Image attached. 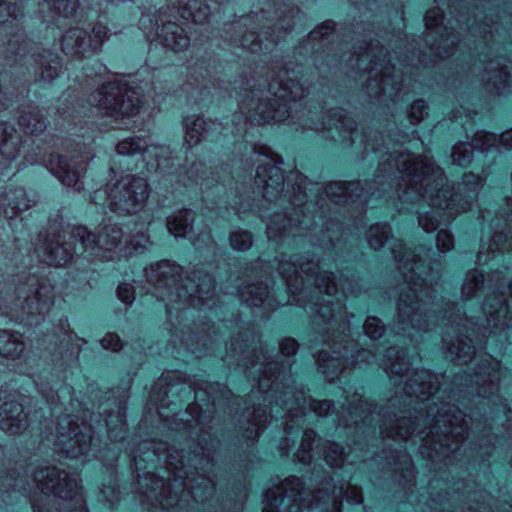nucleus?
Instances as JSON below:
<instances>
[{"label":"nucleus","instance_id":"393cba45","mask_svg":"<svg viewBox=\"0 0 512 512\" xmlns=\"http://www.w3.org/2000/svg\"><path fill=\"white\" fill-rule=\"evenodd\" d=\"M474 18H477L476 14H474ZM501 20V25H499L498 21H494L485 15L484 20L480 23H477L476 19H474L473 24L470 25V19H467L466 26L472 36H476L479 33L486 48L492 50V43L494 42L495 35H501L500 29L507 31L512 30V16L509 15L504 16L503 18L501 17Z\"/></svg>","mask_w":512,"mask_h":512},{"label":"nucleus","instance_id":"dca6fc26","mask_svg":"<svg viewBox=\"0 0 512 512\" xmlns=\"http://www.w3.org/2000/svg\"><path fill=\"white\" fill-rule=\"evenodd\" d=\"M75 418V416L66 415L57 423L58 436L55 444L70 458L87 455L93 441L92 425L84 421L78 424Z\"/></svg>","mask_w":512,"mask_h":512},{"label":"nucleus","instance_id":"7c9ffc66","mask_svg":"<svg viewBox=\"0 0 512 512\" xmlns=\"http://www.w3.org/2000/svg\"><path fill=\"white\" fill-rule=\"evenodd\" d=\"M158 150H162V148L155 145H148L146 139L137 136L126 138L117 145V152L120 155H135L141 153L144 155V160L147 161H149L152 156L158 158Z\"/></svg>","mask_w":512,"mask_h":512},{"label":"nucleus","instance_id":"4d7b16f0","mask_svg":"<svg viewBox=\"0 0 512 512\" xmlns=\"http://www.w3.org/2000/svg\"><path fill=\"white\" fill-rule=\"evenodd\" d=\"M210 15V8L205 0H194V24L204 23Z\"/></svg>","mask_w":512,"mask_h":512},{"label":"nucleus","instance_id":"72a5a7b5","mask_svg":"<svg viewBox=\"0 0 512 512\" xmlns=\"http://www.w3.org/2000/svg\"><path fill=\"white\" fill-rule=\"evenodd\" d=\"M199 283L196 290H194V301L197 299L203 306H207L212 310L216 304L217 299L214 294V280L211 275L204 274L203 277L198 276ZM196 303L194 302V308Z\"/></svg>","mask_w":512,"mask_h":512},{"label":"nucleus","instance_id":"49530a36","mask_svg":"<svg viewBox=\"0 0 512 512\" xmlns=\"http://www.w3.org/2000/svg\"><path fill=\"white\" fill-rule=\"evenodd\" d=\"M48 8L63 17H69L74 14L78 8V0H44Z\"/></svg>","mask_w":512,"mask_h":512},{"label":"nucleus","instance_id":"2f4dec72","mask_svg":"<svg viewBox=\"0 0 512 512\" xmlns=\"http://www.w3.org/2000/svg\"><path fill=\"white\" fill-rule=\"evenodd\" d=\"M364 363L371 364H410L406 351L403 348L390 346L386 349V354L379 357L378 353L364 349Z\"/></svg>","mask_w":512,"mask_h":512},{"label":"nucleus","instance_id":"bf43d9fd","mask_svg":"<svg viewBox=\"0 0 512 512\" xmlns=\"http://www.w3.org/2000/svg\"><path fill=\"white\" fill-rule=\"evenodd\" d=\"M101 345L104 349L118 351L122 347L119 336L115 333H107L101 340Z\"/></svg>","mask_w":512,"mask_h":512},{"label":"nucleus","instance_id":"20e7f679","mask_svg":"<svg viewBox=\"0 0 512 512\" xmlns=\"http://www.w3.org/2000/svg\"><path fill=\"white\" fill-rule=\"evenodd\" d=\"M358 50L350 57L348 65L370 75L366 84L367 94L377 100L385 97L393 103L402 100L401 94L409 92L405 86L404 73L396 70L390 56L386 59L388 53L379 41H364Z\"/></svg>","mask_w":512,"mask_h":512},{"label":"nucleus","instance_id":"9d476101","mask_svg":"<svg viewBox=\"0 0 512 512\" xmlns=\"http://www.w3.org/2000/svg\"><path fill=\"white\" fill-rule=\"evenodd\" d=\"M144 454L146 455L145 458H142L139 454L133 455V462L137 472L142 470V461H152L156 457L154 451H147ZM138 478V485L141 494L145 498L144 501L152 506H160L167 510L174 507L182 509L187 503L186 497L190 492L185 489V483L182 479L178 480L175 476L173 480L170 479L167 485L163 478L157 477L153 473H146L143 477L138 473Z\"/></svg>","mask_w":512,"mask_h":512},{"label":"nucleus","instance_id":"cd10ccee","mask_svg":"<svg viewBox=\"0 0 512 512\" xmlns=\"http://www.w3.org/2000/svg\"><path fill=\"white\" fill-rule=\"evenodd\" d=\"M128 396L122 395L115 403V410L108 411L104 408L103 412L106 414L103 420V426L107 429L109 438L112 441H121L126 436V425H125V411H126V398ZM100 426V422H98Z\"/></svg>","mask_w":512,"mask_h":512},{"label":"nucleus","instance_id":"0eeeda50","mask_svg":"<svg viewBox=\"0 0 512 512\" xmlns=\"http://www.w3.org/2000/svg\"><path fill=\"white\" fill-rule=\"evenodd\" d=\"M149 195L150 187L146 178L126 175L111 187L96 190L90 197V202L107 206L113 213L127 216L141 211Z\"/></svg>","mask_w":512,"mask_h":512},{"label":"nucleus","instance_id":"423d86ee","mask_svg":"<svg viewBox=\"0 0 512 512\" xmlns=\"http://www.w3.org/2000/svg\"><path fill=\"white\" fill-rule=\"evenodd\" d=\"M151 293L163 301L172 319H179L190 309L192 294L189 272L175 262L162 260L144 270Z\"/></svg>","mask_w":512,"mask_h":512},{"label":"nucleus","instance_id":"39448f33","mask_svg":"<svg viewBox=\"0 0 512 512\" xmlns=\"http://www.w3.org/2000/svg\"><path fill=\"white\" fill-rule=\"evenodd\" d=\"M273 72L271 82L264 98H259L254 109L241 105L243 113L251 123L262 125L271 121L282 122L290 117V101L301 99L307 90L299 79L300 71L292 68L278 67Z\"/></svg>","mask_w":512,"mask_h":512},{"label":"nucleus","instance_id":"473e14b6","mask_svg":"<svg viewBox=\"0 0 512 512\" xmlns=\"http://www.w3.org/2000/svg\"><path fill=\"white\" fill-rule=\"evenodd\" d=\"M25 344L19 333H13L8 330H0V354L12 359L22 355Z\"/></svg>","mask_w":512,"mask_h":512},{"label":"nucleus","instance_id":"f257e3e1","mask_svg":"<svg viewBox=\"0 0 512 512\" xmlns=\"http://www.w3.org/2000/svg\"><path fill=\"white\" fill-rule=\"evenodd\" d=\"M318 111L308 110L305 119L302 120L303 129L331 132L335 128L338 137L349 145L360 138L366 151L376 153L380 162L376 171L373 185L366 189L359 182H332L318 192L316 202L308 201L307 178L301 174H295V182L292 191L284 195L292 206L293 215L287 213H274L270 217V240L278 242L286 236L294 233V230L308 229L316 226L315 215L310 213L317 208L318 217L323 219L325 213L330 210L329 203L335 205L355 204L363 210L370 198H381L385 194L397 195L402 205L427 203L432 208L442 210V215H436L434 211L421 212L418 209L419 226L426 232L435 231L441 222L450 223L455 217L471 209L477 200L479 191L484 184V179L473 173L467 172L462 177V182L455 191L450 186L443 169L436 165L432 157L427 155L415 156L413 153L402 151L396 146L404 142L408 135L399 133L397 139L384 136L377 131L359 132L355 121L341 108H335L327 112V120H317ZM313 188H309L311 192Z\"/></svg>","mask_w":512,"mask_h":512},{"label":"nucleus","instance_id":"338daca9","mask_svg":"<svg viewBox=\"0 0 512 512\" xmlns=\"http://www.w3.org/2000/svg\"><path fill=\"white\" fill-rule=\"evenodd\" d=\"M61 332L64 336L63 339H61V343H63L65 341V338H68V340H71V333H69L67 331V327H68V323H67V319H65L64 321L61 320Z\"/></svg>","mask_w":512,"mask_h":512},{"label":"nucleus","instance_id":"7ed1b4c3","mask_svg":"<svg viewBox=\"0 0 512 512\" xmlns=\"http://www.w3.org/2000/svg\"><path fill=\"white\" fill-rule=\"evenodd\" d=\"M343 498L351 504L363 501L361 489L350 483L326 482L311 493L300 478L291 476L265 492L263 512H341Z\"/></svg>","mask_w":512,"mask_h":512},{"label":"nucleus","instance_id":"de8ad7c7","mask_svg":"<svg viewBox=\"0 0 512 512\" xmlns=\"http://www.w3.org/2000/svg\"><path fill=\"white\" fill-rule=\"evenodd\" d=\"M325 229L321 230L322 236L318 239V244L322 248L335 247V241H338V237L335 236V233L342 230L338 223L334 222L332 219H328L325 223H323Z\"/></svg>","mask_w":512,"mask_h":512},{"label":"nucleus","instance_id":"e2e57ef3","mask_svg":"<svg viewBox=\"0 0 512 512\" xmlns=\"http://www.w3.org/2000/svg\"><path fill=\"white\" fill-rule=\"evenodd\" d=\"M14 482L13 484V489H17L18 491H26V487H25V480L22 478V477H17V478H14L13 475H11L7 481H12Z\"/></svg>","mask_w":512,"mask_h":512},{"label":"nucleus","instance_id":"6e6552de","mask_svg":"<svg viewBox=\"0 0 512 512\" xmlns=\"http://www.w3.org/2000/svg\"><path fill=\"white\" fill-rule=\"evenodd\" d=\"M17 300L12 307L2 309V314L27 326L39 323L54 303V288L47 278L31 276L16 288Z\"/></svg>","mask_w":512,"mask_h":512},{"label":"nucleus","instance_id":"9b49d317","mask_svg":"<svg viewBox=\"0 0 512 512\" xmlns=\"http://www.w3.org/2000/svg\"><path fill=\"white\" fill-rule=\"evenodd\" d=\"M71 236L78 241L87 258L114 261L123 253V231L117 224H102L96 234L84 226L71 228Z\"/></svg>","mask_w":512,"mask_h":512},{"label":"nucleus","instance_id":"c85d7f7f","mask_svg":"<svg viewBox=\"0 0 512 512\" xmlns=\"http://www.w3.org/2000/svg\"><path fill=\"white\" fill-rule=\"evenodd\" d=\"M237 294L241 301L245 302L249 306L259 307L264 305L265 309L268 311L275 309V305L269 297L270 289L267 283L259 282L257 284L238 288Z\"/></svg>","mask_w":512,"mask_h":512},{"label":"nucleus","instance_id":"c756f323","mask_svg":"<svg viewBox=\"0 0 512 512\" xmlns=\"http://www.w3.org/2000/svg\"><path fill=\"white\" fill-rule=\"evenodd\" d=\"M30 58L35 65V74L39 80L49 82L58 76L61 63L55 53L44 50L42 53H33Z\"/></svg>","mask_w":512,"mask_h":512},{"label":"nucleus","instance_id":"69168bd1","mask_svg":"<svg viewBox=\"0 0 512 512\" xmlns=\"http://www.w3.org/2000/svg\"><path fill=\"white\" fill-rule=\"evenodd\" d=\"M191 125H192V123L190 122V119L188 117L184 118V120H183V127L185 129V142L187 144H189L190 139L192 138V136L190 134Z\"/></svg>","mask_w":512,"mask_h":512},{"label":"nucleus","instance_id":"ea45409f","mask_svg":"<svg viewBox=\"0 0 512 512\" xmlns=\"http://www.w3.org/2000/svg\"><path fill=\"white\" fill-rule=\"evenodd\" d=\"M390 236L391 227L387 223H377L371 225L366 233L367 242L369 246L374 250H378L383 247Z\"/></svg>","mask_w":512,"mask_h":512},{"label":"nucleus","instance_id":"4c0bfd02","mask_svg":"<svg viewBox=\"0 0 512 512\" xmlns=\"http://www.w3.org/2000/svg\"><path fill=\"white\" fill-rule=\"evenodd\" d=\"M323 448L325 461L331 467H340L345 461H348L350 464L356 462L354 459L349 460L351 451L346 453L345 449L337 443L325 441ZM349 449L351 450L350 447Z\"/></svg>","mask_w":512,"mask_h":512},{"label":"nucleus","instance_id":"f03ea898","mask_svg":"<svg viewBox=\"0 0 512 512\" xmlns=\"http://www.w3.org/2000/svg\"><path fill=\"white\" fill-rule=\"evenodd\" d=\"M250 337L255 343L254 335L247 329L239 332L238 338L232 339L226 351L225 360L229 365L241 366L253 376L257 382V391H252L250 399L260 394L263 402L270 406V417H285L286 437L279 444L282 456L289 454V436L295 428L300 429L304 424L307 409L312 410L317 416H328L335 411L334 404L330 400H314L306 396L304 388L293 386L294 380L290 373L293 364V356L298 349V343L293 338H284L280 344V354L277 358H285L281 362L272 360L267 351L259 342V350L256 346L248 344ZM269 415L261 407H245L239 421L240 428L244 430V437L256 441L265 428Z\"/></svg>","mask_w":512,"mask_h":512},{"label":"nucleus","instance_id":"c03bdc74","mask_svg":"<svg viewBox=\"0 0 512 512\" xmlns=\"http://www.w3.org/2000/svg\"><path fill=\"white\" fill-rule=\"evenodd\" d=\"M316 433L312 429L305 430L303 433L302 441L300 447L295 454V457L298 462L302 464H310L313 455H312V444L315 440Z\"/></svg>","mask_w":512,"mask_h":512},{"label":"nucleus","instance_id":"603ef678","mask_svg":"<svg viewBox=\"0 0 512 512\" xmlns=\"http://www.w3.org/2000/svg\"><path fill=\"white\" fill-rule=\"evenodd\" d=\"M427 105L424 100L415 101L408 110V119L412 125L419 124L428 115Z\"/></svg>","mask_w":512,"mask_h":512},{"label":"nucleus","instance_id":"412c9836","mask_svg":"<svg viewBox=\"0 0 512 512\" xmlns=\"http://www.w3.org/2000/svg\"><path fill=\"white\" fill-rule=\"evenodd\" d=\"M179 17L174 16L173 20L160 19L161 24L157 26V40L165 47L174 51H183L190 46L192 12L185 11Z\"/></svg>","mask_w":512,"mask_h":512},{"label":"nucleus","instance_id":"a19ab883","mask_svg":"<svg viewBox=\"0 0 512 512\" xmlns=\"http://www.w3.org/2000/svg\"><path fill=\"white\" fill-rule=\"evenodd\" d=\"M473 150H476L474 137L471 143L459 142L455 144L451 153L452 163L460 167H467L472 162ZM477 151L479 150L477 149Z\"/></svg>","mask_w":512,"mask_h":512},{"label":"nucleus","instance_id":"6ab92c4d","mask_svg":"<svg viewBox=\"0 0 512 512\" xmlns=\"http://www.w3.org/2000/svg\"><path fill=\"white\" fill-rule=\"evenodd\" d=\"M0 76V174L11 166L19 152L20 137L15 128L3 120V113L14 101V89L3 87Z\"/></svg>","mask_w":512,"mask_h":512},{"label":"nucleus","instance_id":"a878e982","mask_svg":"<svg viewBox=\"0 0 512 512\" xmlns=\"http://www.w3.org/2000/svg\"><path fill=\"white\" fill-rule=\"evenodd\" d=\"M474 146L486 157L491 155L494 159L501 149H512V129L506 130L500 135L478 131L474 134Z\"/></svg>","mask_w":512,"mask_h":512},{"label":"nucleus","instance_id":"13d9d810","mask_svg":"<svg viewBox=\"0 0 512 512\" xmlns=\"http://www.w3.org/2000/svg\"><path fill=\"white\" fill-rule=\"evenodd\" d=\"M339 285L342 293L345 296L348 294H357L360 292L359 281L354 277V275H352L351 278L345 277V280H341Z\"/></svg>","mask_w":512,"mask_h":512},{"label":"nucleus","instance_id":"79ce46f5","mask_svg":"<svg viewBox=\"0 0 512 512\" xmlns=\"http://www.w3.org/2000/svg\"><path fill=\"white\" fill-rule=\"evenodd\" d=\"M18 29L15 34L7 42L6 53L7 57H15V61H22L26 57V52L30 47V42L25 36L19 32Z\"/></svg>","mask_w":512,"mask_h":512},{"label":"nucleus","instance_id":"3c124183","mask_svg":"<svg viewBox=\"0 0 512 512\" xmlns=\"http://www.w3.org/2000/svg\"><path fill=\"white\" fill-rule=\"evenodd\" d=\"M108 37V28L102 23H96L89 32V39L93 44L94 53H97Z\"/></svg>","mask_w":512,"mask_h":512},{"label":"nucleus","instance_id":"b1692460","mask_svg":"<svg viewBox=\"0 0 512 512\" xmlns=\"http://www.w3.org/2000/svg\"><path fill=\"white\" fill-rule=\"evenodd\" d=\"M62 51L66 55L76 58L89 57L94 53L93 44L89 39V30L73 27L68 29L62 37Z\"/></svg>","mask_w":512,"mask_h":512},{"label":"nucleus","instance_id":"864d4df0","mask_svg":"<svg viewBox=\"0 0 512 512\" xmlns=\"http://www.w3.org/2000/svg\"><path fill=\"white\" fill-rule=\"evenodd\" d=\"M437 249L441 253H446L454 248V236L446 229H441L437 233L436 237Z\"/></svg>","mask_w":512,"mask_h":512},{"label":"nucleus","instance_id":"2eb2a0df","mask_svg":"<svg viewBox=\"0 0 512 512\" xmlns=\"http://www.w3.org/2000/svg\"><path fill=\"white\" fill-rule=\"evenodd\" d=\"M259 162L256 169L255 183L262 190L263 197L268 202H275L282 197L284 190V175L281 169L283 161L280 156L268 147H254Z\"/></svg>","mask_w":512,"mask_h":512},{"label":"nucleus","instance_id":"f3484780","mask_svg":"<svg viewBox=\"0 0 512 512\" xmlns=\"http://www.w3.org/2000/svg\"><path fill=\"white\" fill-rule=\"evenodd\" d=\"M217 441L211 433L206 432L198 439L197 448L194 445V469H200L203 474L197 472L194 475V502H205L213 496L215 483L210 476L214 467V452Z\"/></svg>","mask_w":512,"mask_h":512},{"label":"nucleus","instance_id":"ddd939ff","mask_svg":"<svg viewBox=\"0 0 512 512\" xmlns=\"http://www.w3.org/2000/svg\"><path fill=\"white\" fill-rule=\"evenodd\" d=\"M89 101L101 113L114 119L137 114L142 104L137 90L117 80L104 83L90 95Z\"/></svg>","mask_w":512,"mask_h":512},{"label":"nucleus","instance_id":"37998d69","mask_svg":"<svg viewBox=\"0 0 512 512\" xmlns=\"http://www.w3.org/2000/svg\"><path fill=\"white\" fill-rule=\"evenodd\" d=\"M22 17V7L17 0H0V24H12Z\"/></svg>","mask_w":512,"mask_h":512},{"label":"nucleus","instance_id":"1a4fd4ad","mask_svg":"<svg viewBox=\"0 0 512 512\" xmlns=\"http://www.w3.org/2000/svg\"><path fill=\"white\" fill-rule=\"evenodd\" d=\"M267 13L266 11H261L254 15L241 17L232 25L235 30H240L248 26L255 29V25L258 26V22L264 19H266L267 24L261 27V33H256L255 31L245 32L234 38L233 41L252 53H260L263 50H268L271 45L279 41L280 36L278 34L276 35V30H278V33H281L282 30L283 33H286L293 28V24H291L292 20L296 17H300V10L297 8H289L282 11L276 22L269 19L266 16Z\"/></svg>","mask_w":512,"mask_h":512},{"label":"nucleus","instance_id":"4468645a","mask_svg":"<svg viewBox=\"0 0 512 512\" xmlns=\"http://www.w3.org/2000/svg\"><path fill=\"white\" fill-rule=\"evenodd\" d=\"M424 22L428 31L426 43L435 57L444 59L453 55L456 48L460 49V33H454L455 27L451 20L444 23V14L439 7L429 9L424 16Z\"/></svg>","mask_w":512,"mask_h":512},{"label":"nucleus","instance_id":"09e8293b","mask_svg":"<svg viewBox=\"0 0 512 512\" xmlns=\"http://www.w3.org/2000/svg\"><path fill=\"white\" fill-rule=\"evenodd\" d=\"M229 242L234 250L246 251L251 248L253 239L250 232L237 230L230 234Z\"/></svg>","mask_w":512,"mask_h":512},{"label":"nucleus","instance_id":"6e6d98bb","mask_svg":"<svg viewBox=\"0 0 512 512\" xmlns=\"http://www.w3.org/2000/svg\"><path fill=\"white\" fill-rule=\"evenodd\" d=\"M117 297L126 305H131L135 299V290L132 284L123 282L117 288Z\"/></svg>","mask_w":512,"mask_h":512},{"label":"nucleus","instance_id":"c9c22d12","mask_svg":"<svg viewBox=\"0 0 512 512\" xmlns=\"http://www.w3.org/2000/svg\"><path fill=\"white\" fill-rule=\"evenodd\" d=\"M391 465L394 466L393 470L404 483H411L414 479V469L411 457L404 450H396L395 455L392 456Z\"/></svg>","mask_w":512,"mask_h":512},{"label":"nucleus","instance_id":"a18cd8bd","mask_svg":"<svg viewBox=\"0 0 512 512\" xmlns=\"http://www.w3.org/2000/svg\"><path fill=\"white\" fill-rule=\"evenodd\" d=\"M149 243V235L146 232H139L134 234L127 245L123 246L122 255H133V254H142Z\"/></svg>","mask_w":512,"mask_h":512},{"label":"nucleus","instance_id":"774afa93","mask_svg":"<svg viewBox=\"0 0 512 512\" xmlns=\"http://www.w3.org/2000/svg\"><path fill=\"white\" fill-rule=\"evenodd\" d=\"M400 64L403 65L404 67H406L408 65V58L406 57L405 59H402V60H399Z\"/></svg>","mask_w":512,"mask_h":512},{"label":"nucleus","instance_id":"aec40b11","mask_svg":"<svg viewBox=\"0 0 512 512\" xmlns=\"http://www.w3.org/2000/svg\"><path fill=\"white\" fill-rule=\"evenodd\" d=\"M483 66L481 81L487 93L493 96H506L512 93V63L503 58H489L482 54Z\"/></svg>","mask_w":512,"mask_h":512},{"label":"nucleus","instance_id":"052dcab7","mask_svg":"<svg viewBox=\"0 0 512 512\" xmlns=\"http://www.w3.org/2000/svg\"><path fill=\"white\" fill-rule=\"evenodd\" d=\"M37 388H38V391L46 398L47 402L50 403L51 405H54L56 404V400H55V397L54 395L52 394V387H49V389L44 386V385H40L37 383Z\"/></svg>","mask_w":512,"mask_h":512},{"label":"nucleus","instance_id":"5701e85b","mask_svg":"<svg viewBox=\"0 0 512 512\" xmlns=\"http://www.w3.org/2000/svg\"><path fill=\"white\" fill-rule=\"evenodd\" d=\"M231 392L219 384H207L205 388L197 387L194 382V431L202 414L210 415L221 405L223 400L230 399Z\"/></svg>","mask_w":512,"mask_h":512},{"label":"nucleus","instance_id":"0e129e2a","mask_svg":"<svg viewBox=\"0 0 512 512\" xmlns=\"http://www.w3.org/2000/svg\"><path fill=\"white\" fill-rule=\"evenodd\" d=\"M152 23H153V19L150 15H142V17L139 20V27H140V29H142L143 31L146 32V30L150 26H152Z\"/></svg>","mask_w":512,"mask_h":512},{"label":"nucleus","instance_id":"a211bd4d","mask_svg":"<svg viewBox=\"0 0 512 512\" xmlns=\"http://www.w3.org/2000/svg\"><path fill=\"white\" fill-rule=\"evenodd\" d=\"M25 161L31 165H44L64 186L72 187L77 192L82 191L81 177L84 171V159L68 161L66 157L54 154L46 159L38 149V151L33 150L27 153Z\"/></svg>","mask_w":512,"mask_h":512},{"label":"nucleus","instance_id":"f8f14e48","mask_svg":"<svg viewBox=\"0 0 512 512\" xmlns=\"http://www.w3.org/2000/svg\"><path fill=\"white\" fill-rule=\"evenodd\" d=\"M32 481L44 495L52 494L62 500H70L73 509L69 512H87L76 475H70L53 466L41 467L34 471ZM33 508L35 512H44L36 503H33Z\"/></svg>","mask_w":512,"mask_h":512},{"label":"nucleus","instance_id":"4be33fe9","mask_svg":"<svg viewBox=\"0 0 512 512\" xmlns=\"http://www.w3.org/2000/svg\"><path fill=\"white\" fill-rule=\"evenodd\" d=\"M68 235L73 241H66V232L62 235H53L45 240L43 245L34 249L37 257L49 265L64 266L73 256L74 244L78 242L71 234Z\"/></svg>","mask_w":512,"mask_h":512},{"label":"nucleus","instance_id":"bb28decb","mask_svg":"<svg viewBox=\"0 0 512 512\" xmlns=\"http://www.w3.org/2000/svg\"><path fill=\"white\" fill-rule=\"evenodd\" d=\"M28 427V416L22 404L14 401L0 406V429L11 434H18Z\"/></svg>","mask_w":512,"mask_h":512},{"label":"nucleus","instance_id":"58836bf2","mask_svg":"<svg viewBox=\"0 0 512 512\" xmlns=\"http://www.w3.org/2000/svg\"><path fill=\"white\" fill-rule=\"evenodd\" d=\"M334 26L333 21H325L309 34L307 45H310L316 54L320 53V49L324 47L329 49L327 45H329L330 42L328 41L327 44H323V42L329 38L334 30Z\"/></svg>","mask_w":512,"mask_h":512},{"label":"nucleus","instance_id":"e433bc0d","mask_svg":"<svg viewBox=\"0 0 512 512\" xmlns=\"http://www.w3.org/2000/svg\"><path fill=\"white\" fill-rule=\"evenodd\" d=\"M191 212L183 209L167 218V229L176 239L184 238L189 230Z\"/></svg>","mask_w":512,"mask_h":512},{"label":"nucleus","instance_id":"5fc2aeb1","mask_svg":"<svg viewBox=\"0 0 512 512\" xmlns=\"http://www.w3.org/2000/svg\"><path fill=\"white\" fill-rule=\"evenodd\" d=\"M212 124L211 121H206L202 117L194 118V142L205 140L208 137V128H210Z\"/></svg>","mask_w":512,"mask_h":512},{"label":"nucleus","instance_id":"f704fd0d","mask_svg":"<svg viewBox=\"0 0 512 512\" xmlns=\"http://www.w3.org/2000/svg\"><path fill=\"white\" fill-rule=\"evenodd\" d=\"M19 125L28 134L43 132L46 122L37 107H28L23 110L19 117Z\"/></svg>","mask_w":512,"mask_h":512},{"label":"nucleus","instance_id":"680f3d73","mask_svg":"<svg viewBox=\"0 0 512 512\" xmlns=\"http://www.w3.org/2000/svg\"><path fill=\"white\" fill-rule=\"evenodd\" d=\"M207 326L206 328H203L204 336L197 337L196 342L197 344L200 342H203V346L207 345V341L211 342L212 340V330L214 331V325L205 324ZM195 343V340H194Z\"/></svg>","mask_w":512,"mask_h":512},{"label":"nucleus","instance_id":"8fccbe9b","mask_svg":"<svg viewBox=\"0 0 512 512\" xmlns=\"http://www.w3.org/2000/svg\"><path fill=\"white\" fill-rule=\"evenodd\" d=\"M363 329L365 334L370 339L376 340L384 334L385 326L379 318L375 316H369L363 325Z\"/></svg>","mask_w":512,"mask_h":512}]
</instances>
